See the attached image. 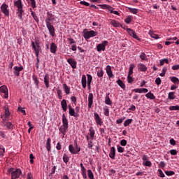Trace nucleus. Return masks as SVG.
Masks as SVG:
<instances>
[{
	"label": "nucleus",
	"mask_w": 179,
	"mask_h": 179,
	"mask_svg": "<svg viewBox=\"0 0 179 179\" xmlns=\"http://www.w3.org/2000/svg\"><path fill=\"white\" fill-rule=\"evenodd\" d=\"M55 20V18L54 17V15L51 13L50 12L47 13V17L45 20L46 27L49 31V34L52 37H54L55 36V27H54V25H52V22Z\"/></svg>",
	"instance_id": "1"
},
{
	"label": "nucleus",
	"mask_w": 179,
	"mask_h": 179,
	"mask_svg": "<svg viewBox=\"0 0 179 179\" xmlns=\"http://www.w3.org/2000/svg\"><path fill=\"white\" fill-rule=\"evenodd\" d=\"M14 6L17 8L16 15L20 20H23V4L22 3V0H17L14 2Z\"/></svg>",
	"instance_id": "2"
},
{
	"label": "nucleus",
	"mask_w": 179,
	"mask_h": 179,
	"mask_svg": "<svg viewBox=\"0 0 179 179\" xmlns=\"http://www.w3.org/2000/svg\"><path fill=\"white\" fill-rule=\"evenodd\" d=\"M69 128V122H68V119H66V116H65V114L64 113L62 115V125L60 126L59 128V132L62 134L63 138L66 135V132L68 131Z\"/></svg>",
	"instance_id": "3"
},
{
	"label": "nucleus",
	"mask_w": 179,
	"mask_h": 179,
	"mask_svg": "<svg viewBox=\"0 0 179 179\" xmlns=\"http://www.w3.org/2000/svg\"><path fill=\"white\" fill-rule=\"evenodd\" d=\"M97 34V31H94V30L88 31L87 29H85L83 31V36L86 41H87V40H90V38L93 37H96Z\"/></svg>",
	"instance_id": "4"
},
{
	"label": "nucleus",
	"mask_w": 179,
	"mask_h": 179,
	"mask_svg": "<svg viewBox=\"0 0 179 179\" xmlns=\"http://www.w3.org/2000/svg\"><path fill=\"white\" fill-rule=\"evenodd\" d=\"M8 173H11V179H17L22 174V171L20 169L10 168L8 170Z\"/></svg>",
	"instance_id": "5"
},
{
	"label": "nucleus",
	"mask_w": 179,
	"mask_h": 179,
	"mask_svg": "<svg viewBox=\"0 0 179 179\" xmlns=\"http://www.w3.org/2000/svg\"><path fill=\"white\" fill-rule=\"evenodd\" d=\"M69 150L71 155H78L80 152V146L78 145V143H74V147L73 145L69 146Z\"/></svg>",
	"instance_id": "6"
},
{
	"label": "nucleus",
	"mask_w": 179,
	"mask_h": 179,
	"mask_svg": "<svg viewBox=\"0 0 179 179\" xmlns=\"http://www.w3.org/2000/svg\"><path fill=\"white\" fill-rule=\"evenodd\" d=\"M31 47H32L34 51L35 52L36 58H38L40 51H41V47H40V43L38 42L34 43V41H32Z\"/></svg>",
	"instance_id": "7"
},
{
	"label": "nucleus",
	"mask_w": 179,
	"mask_h": 179,
	"mask_svg": "<svg viewBox=\"0 0 179 179\" xmlns=\"http://www.w3.org/2000/svg\"><path fill=\"white\" fill-rule=\"evenodd\" d=\"M107 45H108V41H103L101 43H99L96 45V50L98 52L106 51V47H107Z\"/></svg>",
	"instance_id": "8"
},
{
	"label": "nucleus",
	"mask_w": 179,
	"mask_h": 179,
	"mask_svg": "<svg viewBox=\"0 0 179 179\" xmlns=\"http://www.w3.org/2000/svg\"><path fill=\"white\" fill-rule=\"evenodd\" d=\"M0 9L4 15L9 16V6L6 3H2Z\"/></svg>",
	"instance_id": "9"
},
{
	"label": "nucleus",
	"mask_w": 179,
	"mask_h": 179,
	"mask_svg": "<svg viewBox=\"0 0 179 179\" xmlns=\"http://www.w3.org/2000/svg\"><path fill=\"white\" fill-rule=\"evenodd\" d=\"M3 110H4V115H1V118L2 120H3V121H6V120H8V118H9L10 115V112H9V106L6 105L3 107Z\"/></svg>",
	"instance_id": "10"
},
{
	"label": "nucleus",
	"mask_w": 179,
	"mask_h": 179,
	"mask_svg": "<svg viewBox=\"0 0 179 179\" xmlns=\"http://www.w3.org/2000/svg\"><path fill=\"white\" fill-rule=\"evenodd\" d=\"M94 116L96 125L101 127V125H103V120H101V117H100V115H99V113H94Z\"/></svg>",
	"instance_id": "11"
},
{
	"label": "nucleus",
	"mask_w": 179,
	"mask_h": 179,
	"mask_svg": "<svg viewBox=\"0 0 179 179\" xmlns=\"http://www.w3.org/2000/svg\"><path fill=\"white\" fill-rule=\"evenodd\" d=\"M0 92H1V93L4 94L5 99H8V97H9V94H8V87H6V85L1 86Z\"/></svg>",
	"instance_id": "12"
},
{
	"label": "nucleus",
	"mask_w": 179,
	"mask_h": 179,
	"mask_svg": "<svg viewBox=\"0 0 179 179\" xmlns=\"http://www.w3.org/2000/svg\"><path fill=\"white\" fill-rule=\"evenodd\" d=\"M106 71L109 79L114 78V74L113 73V70H111V66H106Z\"/></svg>",
	"instance_id": "13"
},
{
	"label": "nucleus",
	"mask_w": 179,
	"mask_h": 179,
	"mask_svg": "<svg viewBox=\"0 0 179 179\" xmlns=\"http://www.w3.org/2000/svg\"><path fill=\"white\" fill-rule=\"evenodd\" d=\"M13 69H14L13 73L15 76H20V72H22V70L23 69V66H14Z\"/></svg>",
	"instance_id": "14"
},
{
	"label": "nucleus",
	"mask_w": 179,
	"mask_h": 179,
	"mask_svg": "<svg viewBox=\"0 0 179 179\" xmlns=\"http://www.w3.org/2000/svg\"><path fill=\"white\" fill-rule=\"evenodd\" d=\"M69 114L71 117H79V114L75 112V109H73L71 106H69Z\"/></svg>",
	"instance_id": "15"
},
{
	"label": "nucleus",
	"mask_w": 179,
	"mask_h": 179,
	"mask_svg": "<svg viewBox=\"0 0 179 179\" xmlns=\"http://www.w3.org/2000/svg\"><path fill=\"white\" fill-rule=\"evenodd\" d=\"M67 62L68 64H69V65H71L73 69H76V64H78V62H76V60H75V59H72V58L68 59Z\"/></svg>",
	"instance_id": "16"
},
{
	"label": "nucleus",
	"mask_w": 179,
	"mask_h": 179,
	"mask_svg": "<svg viewBox=\"0 0 179 179\" xmlns=\"http://www.w3.org/2000/svg\"><path fill=\"white\" fill-rule=\"evenodd\" d=\"M44 83L45 87L48 89L50 87V76L47 73L44 76Z\"/></svg>",
	"instance_id": "17"
},
{
	"label": "nucleus",
	"mask_w": 179,
	"mask_h": 179,
	"mask_svg": "<svg viewBox=\"0 0 179 179\" xmlns=\"http://www.w3.org/2000/svg\"><path fill=\"white\" fill-rule=\"evenodd\" d=\"M109 157H110L112 160L115 159V147L110 148Z\"/></svg>",
	"instance_id": "18"
},
{
	"label": "nucleus",
	"mask_w": 179,
	"mask_h": 179,
	"mask_svg": "<svg viewBox=\"0 0 179 179\" xmlns=\"http://www.w3.org/2000/svg\"><path fill=\"white\" fill-rule=\"evenodd\" d=\"M138 71H141V72H146L148 71V67H146V65L140 63L137 66Z\"/></svg>",
	"instance_id": "19"
},
{
	"label": "nucleus",
	"mask_w": 179,
	"mask_h": 179,
	"mask_svg": "<svg viewBox=\"0 0 179 179\" xmlns=\"http://www.w3.org/2000/svg\"><path fill=\"white\" fill-rule=\"evenodd\" d=\"M93 106V94L90 93L88 95V108H92Z\"/></svg>",
	"instance_id": "20"
},
{
	"label": "nucleus",
	"mask_w": 179,
	"mask_h": 179,
	"mask_svg": "<svg viewBox=\"0 0 179 179\" xmlns=\"http://www.w3.org/2000/svg\"><path fill=\"white\" fill-rule=\"evenodd\" d=\"M80 166L81 167V174L83 176V178L84 179L87 178V175H86V168H85L83 163H80Z\"/></svg>",
	"instance_id": "21"
},
{
	"label": "nucleus",
	"mask_w": 179,
	"mask_h": 179,
	"mask_svg": "<svg viewBox=\"0 0 179 179\" xmlns=\"http://www.w3.org/2000/svg\"><path fill=\"white\" fill-rule=\"evenodd\" d=\"M135 93H148L149 90L147 88H136L133 90Z\"/></svg>",
	"instance_id": "22"
},
{
	"label": "nucleus",
	"mask_w": 179,
	"mask_h": 179,
	"mask_svg": "<svg viewBox=\"0 0 179 179\" xmlns=\"http://www.w3.org/2000/svg\"><path fill=\"white\" fill-rule=\"evenodd\" d=\"M61 106L63 110V111H66L68 110V103L66 102V99H63L61 101Z\"/></svg>",
	"instance_id": "23"
},
{
	"label": "nucleus",
	"mask_w": 179,
	"mask_h": 179,
	"mask_svg": "<svg viewBox=\"0 0 179 179\" xmlns=\"http://www.w3.org/2000/svg\"><path fill=\"white\" fill-rule=\"evenodd\" d=\"M81 84L83 89H86L87 85V80H86V75L83 74L81 78Z\"/></svg>",
	"instance_id": "24"
},
{
	"label": "nucleus",
	"mask_w": 179,
	"mask_h": 179,
	"mask_svg": "<svg viewBox=\"0 0 179 179\" xmlns=\"http://www.w3.org/2000/svg\"><path fill=\"white\" fill-rule=\"evenodd\" d=\"M87 85L88 89H90V87H91L90 85H92V81L93 80V77L90 74H87Z\"/></svg>",
	"instance_id": "25"
},
{
	"label": "nucleus",
	"mask_w": 179,
	"mask_h": 179,
	"mask_svg": "<svg viewBox=\"0 0 179 179\" xmlns=\"http://www.w3.org/2000/svg\"><path fill=\"white\" fill-rule=\"evenodd\" d=\"M57 45L55 43H52L50 44V50L52 54H57Z\"/></svg>",
	"instance_id": "26"
},
{
	"label": "nucleus",
	"mask_w": 179,
	"mask_h": 179,
	"mask_svg": "<svg viewBox=\"0 0 179 179\" xmlns=\"http://www.w3.org/2000/svg\"><path fill=\"white\" fill-rule=\"evenodd\" d=\"M62 86H63V90H64V93L66 94H71V87H69V86H68V85L65 83H64Z\"/></svg>",
	"instance_id": "27"
},
{
	"label": "nucleus",
	"mask_w": 179,
	"mask_h": 179,
	"mask_svg": "<svg viewBox=\"0 0 179 179\" xmlns=\"http://www.w3.org/2000/svg\"><path fill=\"white\" fill-rule=\"evenodd\" d=\"M110 23L112 26H113V27H121V24L120 23V22H118L115 20H110Z\"/></svg>",
	"instance_id": "28"
},
{
	"label": "nucleus",
	"mask_w": 179,
	"mask_h": 179,
	"mask_svg": "<svg viewBox=\"0 0 179 179\" xmlns=\"http://www.w3.org/2000/svg\"><path fill=\"white\" fill-rule=\"evenodd\" d=\"M116 83H117L118 86H120V87H121V89H123V90H125V89L127 88L125 83H124V82H122V80H121V79L117 80L116 81Z\"/></svg>",
	"instance_id": "29"
},
{
	"label": "nucleus",
	"mask_w": 179,
	"mask_h": 179,
	"mask_svg": "<svg viewBox=\"0 0 179 179\" xmlns=\"http://www.w3.org/2000/svg\"><path fill=\"white\" fill-rule=\"evenodd\" d=\"M96 75L98 78H103L104 76V70H103V68H100L96 71Z\"/></svg>",
	"instance_id": "30"
},
{
	"label": "nucleus",
	"mask_w": 179,
	"mask_h": 179,
	"mask_svg": "<svg viewBox=\"0 0 179 179\" xmlns=\"http://www.w3.org/2000/svg\"><path fill=\"white\" fill-rule=\"evenodd\" d=\"M46 149L48 152L51 150V138H48L46 141Z\"/></svg>",
	"instance_id": "31"
},
{
	"label": "nucleus",
	"mask_w": 179,
	"mask_h": 179,
	"mask_svg": "<svg viewBox=\"0 0 179 179\" xmlns=\"http://www.w3.org/2000/svg\"><path fill=\"white\" fill-rule=\"evenodd\" d=\"M105 104H107V106H111L113 104V101L110 99L108 94L105 97Z\"/></svg>",
	"instance_id": "32"
},
{
	"label": "nucleus",
	"mask_w": 179,
	"mask_h": 179,
	"mask_svg": "<svg viewBox=\"0 0 179 179\" xmlns=\"http://www.w3.org/2000/svg\"><path fill=\"white\" fill-rule=\"evenodd\" d=\"M149 36H150V37H152V38H155V40H159V38H160V37H159V35L153 33V31H150L148 33Z\"/></svg>",
	"instance_id": "33"
},
{
	"label": "nucleus",
	"mask_w": 179,
	"mask_h": 179,
	"mask_svg": "<svg viewBox=\"0 0 179 179\" xmlns=\"http://www.w3.org/2000/svg\"><path fill=\"white\" fill-rule=\"evenodd\" d=\"M89 131L90 139H94V135L96 134V132L94 131L93 127H90Z\"/></svg>",
	"instance_id": "34"
},
{
	"label": "nucleus",
	"mask_w": 179,
	"mask_h": 179,
	"mask_svg": "<svg viewBox=\"0 0 179 179\" xmlns=\"http://www.w3.org/2000/svg\"><path fill=\"white\" fill-rule=\"evenodd\" d=\"M145 97L147 99H150V100H155L156 99V96H155V94L152 92H148L145 94Z\"/></svg>",
	"instance_id": "35"
},
{
	"label": "nucleus",
	"mask_w": 179,
	"mask_h": 179,
	"mask_svg": "<svg viewBox=\"0 0 179 179\" xmlns=\"http://www.w3.org/2000/svg\"><path fill=\"white\" fill-rule=\"evenodd\" d=\"M99 6L101 8V9H107L108 10H109V12L112 8L110 5L107 4H100Z\"/></svg>",
	"instance_id": "36"
},
{
	"label": "nucleus",
	"mask_w": 179,
	"mask_h": 179,
	"mask_svg": "<svg viewBox=\"0 0 179 179\" xmlns=\"http://www.w3.org/2000/svg\"><path fill=\"white\" fill-rule=\"evenodd\" d=\"M103 113L106 117H108V115H110V109H108V106H105L103 108Z\"/></svg>",
	"instance_id": "37"
},
{
	"label": "nucleus",
	"mask_w": 179,
	"mask_h": 179,
	"mask_svg": "<svg viewBox=\"0 0 179 179\" xmlns=\"http://www.w3.org/2000/svg\"><path fill=\"white\" fill-rule=\"evenodd\" d=\"M31 10V15L34 17V20L36 21L37 23H38V17H37V15H36V13L33 12V10L30 8Z\"/></svg>",
	"instance_id": "38"
},
{
	"label": "nucleus",
	"mask_w": 179,
	"mask_h": 179,
	"mask_svg": "<svg viewBox=\"0 0 179 179\" xmlns=\"http://www.w3.org/2000/svg\"><path fill=\"white\" fill-rule=\"evenodd\" d=\"M169 110H170V111H178L179 106L176 105V106H170Z\"/></svg>",
	"instance_id": "39"
},
{
	"label": "nucleus",
	"mask_w": 179,
	"mask_h": 179,
	"mask_svg": "<svg viewBox=\"0 0 179 179\" xmlns=\"http://www.w3.org/2000/svg\"><path fill=\"white\" fill-rule=\"evenodd\" d=\"M168 99H169V100H174V99H176V95L174 94V92H169L168 94Z\"/></svg>",
	"instance_id": "40"
},
{
	"label": "nucleus",
	"mask_w": 179,
	"mask_h": 179,
	"mask_svg": "<svg viewBox=\"0 0 179 179\" xmlns=\"http://www.w3.org/2000/svg\"><path fill=\"white\" fill-rule=\"evenodd\" d=\"M169 64V59H162L159 60V65L161 66H163V65H164V64Z\"/></svg>",
	"instance_id": "41"
},
{
	"label": "nucleus",
	"mask_w": 179,
	"mask_h": 179,
	"mask_svg": "<svg viewBox=\"0 0 179 179\" xmlns=\"http://www.w3.org/2000/svg\"><path fill=\"white\" fill-rule=\"evenodd\" d=\"M87 175L90 179H94V175H93V172L92 171V170H87Z\"/></svg>",
	"instance_id": "42"
},
{
	"label": "nucleus",
	"mask_w": 179,
	"mask_h": 179,
	"mask_svg": "<svg viewBox=\"0 0 179 179\" xmlns=\"http://www.w3.org/2000/svg\"><path fill=\"white\" fill-rule=\"evenodd\" d=\"M132 16L129 15L126 19H124V22L125 23H127V24H129V23H131V22H132Z\"/></svg>",
	"instance_id": "43"
},
{
	"label": "nucleus",
	"mask_w": 179,
	"mask_h": 179,
	"mask_svg": "<svg viewBox=\"0 0 179 179\" xmlns=\"http://www.w3.org/2000/svg\"><path fill=\"white\" fill-rule=\"evenodd\" d=\"M132 119H127L124 122V127H128L130 124H132Z\"/></svg>",
	"instance_id": "44"
},
{
	"label": "nucleus",
	"mask_w": 179,
	"mask_h": 179,
	"mask_svg": "<svg viewBox=\"0 0 179 179\" xmlns=\"http://www.w3.org/2000/svg\"><path fill=\"white\" fill-rule=\"evenodd\" d=\"M128 9L131 13H133V15H136L138 13V9L136 8H132L131 7H128Z\"/></svg>",
	"instance_id": "45"
},
{
	"label": "nucleus",
	"mask_w": 179,
	"mask_h": 179,
	"mask_svg": "<svg viewBox=\"0 0 179 179\" xmlns=\"http://www.w3.org/2000/svg\"><path fill=\"white\" fill-rule=\"evenodd\" d=\"M143 166H145L146 167H152V162L149 160L143 162Z\"/></svg>",
	"instance_id": "46"
},
{
	"label": "nucleus",
	"mask_w": 179,
	"mask_h": 179,
	"mask_svg": "<svg viewBox=\"0 0 179 179\" xmlns=\"http://www.w3.org/2000/svg\"><path fill=\"white\" fill-rule=\"evenodd\" d=\"M63 162H64L66 164H68V162H69V157H68L66 154H64L63 155Z\"/></svg>",
	"instance_id": "47"
},
{
	"label": "nucleus",
	"mask_w": 179,
	"mask_h": 179,
	"mask_svg": "<svg viewBox=\"0 0 179 179\" xmlns=\"http://www.w3.org/2000/svg\"><path fill=\"white\" fill-rule=\"evenodd\" d=\"M87 148L88 149H92L93 148V139L90 138V141H87Z\"/></svg>",
	"instance_id": "48"
},
{
	"label": "nucleus",
	"mask_w": 179,
	"mask_h": 179,
	"mask_svg": "<svg viewBox=\"0 0 179 179\" xmlns=\"http://www.w3.org/2000/svg\"><path fill=\"white\" fill-rule=\"evenodd\" d=\"M170 79L173 83H179V79L177 77H171Z\"/></svg>",
	"instance_id": "49"
},
{
	"label": "nucleus",
	"mask_w": 179,
	"mask_h": 179,
	"mask_svg": "<svg viewBox=\"0 0 179 179\" xmlns=\"http://www.w3.org/2000/svg\"><path fill=\"white\" fill-rule=\"evenodd\" d=\"M166 72H167V68L164 67L162 69V73H159V76H162V77L166 75Z\"/></svg>",
	"instance_id": "50"
},
{
	"label": "nucleus",
	"mask_w": 179,
	"mask_h": 179,
	"mask_svg": "<svg viewBox=\"0 0 179 179\" xmlns=\"http://www.w3.org/2000/svg\"><path fill=\"white\" fill-rule=\"evenodd\" d=\"M110 13H113V15H117V16H120V13L117 10H114V8H111V9L109 11Z\"/></svg>",
	"instance_id": "51"
},
{
	"label": "nucleus",
	"mask_w": 179,
	"mask_h": 179,
	"mask_svg": "<svg viewBox=\"0 0 179 179\" xmlns=\"http://www.w3.org/2000/svg\"><path fill=\"white\" fill-rule=\"evenodd\" d=\"M165 174L169 176H174V174H176V173L173 171H166Z\"/></svg>",
	"instance_id": "52"
},
{
	"label": "nucleus",
	"mask_w": 179,
	"mask_h": 179,
	"mask_svg": "<svg viewBox=\"0 0 179 179\" xmlns=\"http://www.w3.org/2000/svg\"><path fill=\"white\" fill-rule=\"evenodd\" d=\"M6 127H7L8 129H13V124L10 122H6Z\"/></svg>",
	"instance_id": "53"
},
{
	"label": "nucleus",
	"mask_w": 179,
	"mask_h": 179,
	"mask_svg": "<svg viewBox=\"0 0 179 179\" xmlns=\"http://www.w3.org/2000/svg\"><path fill=\"white\" fill-rule=\"evenodd\" d=\"M131 37H133V38H135L136 40L141 41V38H139L138 35H136V32H135V31L131 34Z\"/></svg>",
	"instance_id": "54"
},
{
	"label": "nucleus",
	"mask_w": 179,
	"mask_h": 179,
	"mask_svg": "<svg viewBox=\"0 0 179 179\" xmlns=\"http://www.w3.org/2000/svg\"><path fill=\"white\" fill-rule=\"evenodd\" d=\"M29 1H30V4L31 6V8H33V9L36 8V0H29Z\"/></svg>",
	"instance_id": "55"
},
{
	"label": "nucleus",
	"mask_w": 179,
	"mask_h": 179,
	"mask_svg": "<svg viewBox=\"0 0 179 179\" xmlns=\"http://www.w3.org/2000/svg\"><path fill=\"white\" fill-rule=\"evenodd\" d=\"M125 150V149L120 145H117V152L119 153H124V151Z\"/></svg>",
	"instance_id": "56"
},
{
	"label": "nucleus",
	"mask_w": 179,
	"mask_h": 179,
	"mask_svg": "<svg viewBox=\"0 0 179 179\" xmlns=\"http://www.w3.org/2000/svg\"><path fill=\"white\" fill-rule=\"evenodd\" d=\"M134 79L131 76H127V82L128 83H132L134 82Z\"/></svg>",
	"instance_id": "57"
},
{
	"label": "nucleus",
	"mask_w": 179,
	"mask_h": 179,
	"mask_svg": "<svg viewBox=\"0 0 179 179\" xmlns=\"http://www.w3.org/2000/svg\"><path fill=\"white\" fill-rule=\"evenodd\" d=\"M124 120H125V117L117 119L116 120V124H122V122H124Z\"/></svg>",
	"instance_id": "58"
},
{
	"label": "nucleus",
	"mask_w": 179,
	"mask_h": 179,
	"mask_svg": "<svg viewBox=\"0 0 179 179\" xmlns=\"http://www.w3.org/2000/svg\"><path fill=\"white\" fill-rule=\"evenodd\" d=\"M3 153H5V148L3 146H0V156H3Z\"/></svg>",
	"instance_id": "59"
},
{
	"label": "nucleus",
	"mask_w": 179,
	"mask_h": 179,
	"mask_svg": "<svg viewBox=\"0 0 179 179\" xmlns=\"http://www.w3.org/2000/svg\"><path fill=\"white\" fill-rule=\"evenodd\" d=\"M140 58L142 59V61H145V59H146V54H145V52H141L140 55Z\"/></svg>",
	"instance_id": "60"
},
{
	"label": "nucleus",
	"mask_w": 179,
	"mask_h": 179,
	"mask_svg": "<svg viewBox=\"0 0 179 179\" xmlns=\"http://www.w3.org/2000/svg\"><path fill=\"white\" fill-rule=\"evenodd\" d=\"M33 80H34L36 86H38V83H40V82L38 81V79H37V77L33 76Z\"/></svg>",
	"instance_id": "61"
},
{
	"label": "nucleus",
	"mask_w": 179,
	"mask_h": 179,
	"mask_svg": "<svg viewBox=\"0 0 179 179\" xmlns=\"http://www.w3.org/2000/svg\"><path fill=\"white\" fill-rule=\"evenodd\" d=\"M126 30H127L128 34H129V36H132L133 33L135 32V31H134L133 29H131L129 28H127Z\"/></svg>",
	"instance_id": "62"
},
{
	"label": "nucleus",
	"mask_w": 179,
	"mask_h": 179,
	"mask_svg": "<svg viewBox=\"0 0 179 179\" xmlns=\"http://www.w3.org/2000/svg\"><path fill=\"white\" fill-rule=\"evenodd\" d=\"M121 146H127V140L122 139L120 141Z\"/></svg>",
	"instance_id": "63"
},
{
	"label": "nucleus",
	"mask_w": 179,
	"mask_h": 179,
	"mask_svg": "<svg viewBox=\"0 0 179 179\" xmlns=\"http://www.w3.org/2000/svg\"><path fill=\"white\" fill-rule=\"evenodd\" d=\"M27 179H34L33 175L31 174V173L29 172L27 173Z\"/></svg>",
	"instance_id": "64"
}]
</instances>
